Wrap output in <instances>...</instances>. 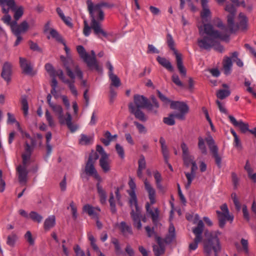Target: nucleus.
<instances>
[{
    "label": "nucleus",
    "instance_id": "1",
    "mask_svg": "<svg viewBox=\"0 0 256 256\" xmlns=\"http://www.w3.org/2000/svg\"><path fill=\"white\" fill-rule=\"evenodd\" d=\"M224 10L230 13L228 16V26H226L218 18H214L212 24L198 25V28L201 38L198 40V46L203 50H210L212 48L222 52L223 47L219 44L220 40H226L228 39V31L234 30V18L236 9L233 4H226Z\"/></svg>",
    "mask_w": 256,
    "mask_h": 256
},
{
    "label": "nucleus",
    "instance_id": "2",
    "mask_svg": "<svg viewBox=\"0 0 256 256\" xmlns=\"http://www.w3.org/2000/svg\"><path fill=\"white\" fill-rule=\"evenodd\" d=\"M60 43L64 46V49L66 54V57L62 56L60 60L63 62V64L66 68L67 75L71 78L74 79L75 76L72 71L74 70L76 73L77 76L80 78H82V72L80 70L78 65L76 64L70 56V50L66 46L65 41L64 40Z\"/></svg>",
    "mask_w": 256,
    "mask_h": 256
},
{
    "label": "nucleus",
    "instance_id": "3",
    "mask_svg": "<svg viewBox=\"0 0 256 256\" xmlns=\"http://www.w3.org/2000/svg\"><path fill=\"white\" fill-rule=\"evenodd\" d=\"M221 232L218 231L212 232L210 236L204 241V251L206 255L210 256L214 252L215 256H217V254L220 252L221 249L219 239V236Z\"/></svg>",
    "mask_w": 256,
    "mask_h": 256
},
{
    "label": "nucleus",
    "instance_id": "4",
    "mask_svg": "<svg viewBox=\"0 0 256 256\" xmlns=\"http://www.w3.org/2000/svg\"><path fill=\"white\" fill-rule=\"evenodd\" d=\"M50 107L56 114L58 116L60 124H66L68 127L72 132L75 131L77 129V126H74L72 124V118L70 114L67 112L66 115L64 116L62 108L60 105L54 104H51Z\"/></svg>",
    "mask_w": 256,
    "mask_h": 256
},
{
    "label": "nucleus",
    "instance_id": "5",
    "mask_svg": "<svg viewBox=\"0 0 256 256\" xmlns=\"http://www.w3.org/2000/svg\"><path fill=\"white\" fill-rule=\"evenodd\" d=\"M166 43L170 48L173 51L176 56V62L178 68L181 74L184 76H186V70L183 65L182 54L177 51L175 48V42L172 36L170 34L166 35Z\"/></svg>",
    "mask_w": 256,
    "mask_h": 256
},
{
    "label": "nucleus",
    "instance_id": "6",
    "mask_svg": "<svg viewBox=\"0 0 256 256\" xmlns=\"http://www.w3.org/2000/svg\"><path fill=\"white\" fill-rule=\"evenodd\" d=\"M98 158V156L96 152H92L90 155L88 160L86 163L84 172L89 176H92L98 182H102V179L98 173L94 168V164Z\"/></svg>",
    "mask_w": 256,
    "mask_h": 256
},
{
    "label": "nucleus",
    "instance_id": "7",
    "mask_svg": "<svg viewBox=\"0 0 256 256\" xmlns=\"http://www.w3.org/2000/svg\"><path fill=\"white\" fill-rule=\"evenodd\" d=\"M84 24L83 32L85 36H88L90 34L91 29H92L94 34L98 37H100V35H102L105 38L107 37L108 34L103 30L100 20H92L90 26H88L86 21H84Z\"/></svg>",
    "mask_w": 256,
    "mask_h": 256
},
{
    "label": "nucleus",
    "instance_id": "8",
    "mask_svg": "<svg viewBox=\"0 0 256 256\" xmlns=\"http://www.w3.org/2000/svg\"><path fill=\"white\" fill-rule=\"evenodd\" d=\"M96 151L100 156V166L103 172L105 173L110 170L111 160L109 155L106 152L103 148L100 145L96 146Z\"/></svg>",
    "mask_w": 256,
    "mask_h": 256
},
{
    "label": "nucleus",
    "instance_id": "9",
    "mask_svg": "<svg viewBox=\"0 0 256 256\" xmlns=\"http://www.w3.org/2000/svg\"><path fill=\"white\" fill-rule=\"evenodd\" d=\"M88 10L90 13L91 20L102 21L104 20V14L100 6L94 4L91 0L86 1Z\"/></svg>",
    "mask_w": 256,
    "mask_h": 256
},
{
    "label": "nucleus",
    "instance_id": "10",
    "mask_svg": "<svg viewBox=\"0 0 256 256\" xmlns=\"http://www.w3.org/2000/svg\"><path fill=\"white\" fill-rule=\"evenodd\" d=\"M170 108L174 110H177L180 112V113L175 114L176 118L180 120L185 119V115L188 112V106L183 102L172 101L170 104Z\"/></svg>",
    "mask_w": 256,
    "mask_h": 256
},
{
    "label": "nucleus",
    "instance_id": "11",
    "mask_svg": "<svg viewBox=\"0 0 256 256\" xmlns=\"http://www.w3.org/2000/svg\"><path fill=\"white\" fill-rule=\"evenodd\" d=\"M221 211L217 210L219 225L221 228H223L226 221H230L232 222L234 220V216L230 214L229 210L227 205L226 204H222L220 206Z\"/></svg>",
    "mask_w": 256,
    "mask_h": 256
},
{
    "label": "nucleus",
    "instance_id": "12",
    "mask_svg": "<svg viewBox=\"0 0 256 256\" xmlns=\"http://www.w3.org/2000/svg\"><path fill=\"white\" fill-rule=\"evenodd\" d=\"M128 186L130 188V190H127L130 196L128 202L131 208H132L133 206H136L138 204V200L136 194V184L132 178H130Z\"/></svg>",
    "mask_w": 256,
    "mask_h": 256
},
{
    "label": "nucleus",
    "instance_id": "13",
    "mask_svg": "<svg viewBox=\"0 0 256 256\" xmlns=\"http://www.w3.org/2000/svg\"><path fill=\"white\" fill-rule=\"evenodd\" d=\"M206 140L210 148L211 152L215 158L216 164L220 167L221 166V158L218 154V148L215 144L214 140L210 135L208 136Z\"/></svg>",
    "mask_w": 256,
    "mask_h": 256
},
{
    "label": "nucleus",
    "instance_id": "14",
    "mask_svg": "<svg viewBox=\"0 0 256 256\" xmlns=\"http://www.w3.org/2000/svg\"><path fill=\"white\" fill-rule=\"evenodd\" d=\"M134 106L138 108H146L150 110H152V105L149 104L148 100L143 96L136 94L134 97Z\"/></svg>",
    "mask_w": 256,
    "mask_h": 256
},
{
    "label": "nucleus",
    "instance_id": "15",
    "mask_svg": "<svg viewBox=\"0 0 256 256\" xmlns=\"http://www.w3.org/2000/svg\"><path fill=\"white\" fill-rule=\"evenodd\" d=\"M10 28L12 32L15 36H18L26 32L28 30V24L26 21L24 20L20 24H18L17 22L14 20Z\"/></svg>",
    "mask_w": 256,
    "mask_h": 256
},
{
    "label": "nucleus",
    "instance_id": "16",
    "mask_svg": "<svg viewBox=\"0 0 256 256\" xmlns=\"http://www.w3.org/2000/svg\"><path fill=\"white\" fill-rule=\"evenodd\" d=\"M200 218L198 214H194V223L196 224L197 222L198 226L193 228L192 232L196 236V241H202V234L204 230V223L202 220H199Z\"/></svg>",
    "mask_w": 256,
    "mask_h": 256
},
{
    "label": "nucleus",
    "instance_id": "17",
    "mask_svg": "<svg viewBox=\"0 0 256 256\" xmlns=\"http://www.w3.org/2000/svg\"><path fill=\"white\" fill-rule=\"evenodd\" d=\"M130 215L134 221V226L138 229L140 230L142 224L140 221V210L138 204L136 206H133L132 208Z\"/></svg>",
    "mask_w": 256,
    "mask_h": 256
},
{
    "label": "nucleus",
    "instance_id": "18",
    "mask_svg": "<svg viewBox=\"0 0 256 256\" xmlns=\"http://www.w3.org/2000/svg\"><path fill=\"white\" fill-rule=\"evenodd\" d=\"M144 188L148 193V198L151 204L156 202V190L147 178L144 179Z\"/></svg>",
    "mask_w": 256,
    "mask_h": 256
},
{
    "label": "nucleus",
    "instance_id": "19",
    "mask_svg": "<svg viewBox=\"0 0 256 256\" xmlns=\"http://www.w3.org/2000/svg\"><path fill=\"white\" fill-rule=\"evenodd\" d=\"M128 108L130 112L133 114L137 119L142 122H146L148 120L147 116L140 110V108H136L132 102L129 104Z\"/></svg>",
    "mask_w": 256,
    "mask_h": 256
},
{
    "label": "nucleus",
    "instance_id": "20",
    "mask_svg": "<svg viewBox=\"0 0 256 256\" xmlns=\"http://www.w3.org/2000/svg\"><path fill=\"white\" fill-rule=\"evenodd\" d=\"M82 210L88 214L92 218L97 220L100 209L98 207H94L90 204H86L84 206Z\"/></svg>",
    "mask_w": 256,
    "mask_h": 256
},
{
    "label": "nucleus",
    "instance_id": "21",
    "mask_svg": "<svg viewBox=\"0 0 256 256\" xmlns=\"http://www.w3.org/2000/svg\"><path fill=\"white\" fill-rule=\"evenodd\" d=\"M228 117L232 124L236 127H238L242 132L246 133V132H250L249 125L248 123H245L242 120L237 121L235 118L232 115H229Z\"/></svg>",
    "mask_w": 256,
    "mask_h": 256
},
{
    "label": "nucleus",
    "instance_id": "22",
    "mask_svg": "<svg viewBox=\"0 0 256 256\" xmlns=\"http://www.w3.org/2000/svg\"><path fill=\"white\" fill-rule=\"evenodd\" d=\"M20 64L22 72L28 75H32L33 68L31 63L26 58L20 57Z\"/></svg>",
    "mask_w": 256,
    "mask_h": 256
},
{
    "label": "nucleus",
    "instance_id": "23",
    "mask_svg": "<svg viewBox=\"0 0 256 256\" xmlns=\"http://www.w3.org/2000/svg\"><path fill=\"white\" fill-rule=\"evenodd\" d=\"M17 172L19 182L22 184H26L27 182L28 174L26 166H19L17 168Z\"/></svg>",
    "mask_w": 256,
    "mask_h": 256
},
{
    "label": "nucleus",
    "instance_id": "24",
    "mask_svg": "<svg viewBox=\"0 0 256 256\" xmlns=\"http://www.w3.org/2000/svg\"><path fill=\"white\" fill-rule=\"evenodd\" d=\"M202 10L200 16L204 21H208L211 18V12L208 6V0H200Z\"/></svg>",
    "mask_w": 256,
    "mask_h": 256
},
{
    "label": "nucleus",
    "instance_id": "25",
    "mask_svg": "<svg viewBox=\"0 0 256 256\" xmlns=\"http://www.w3.org/2000/svg\"><path fill=\"white\" fill-rule=\"evenodd\" d=\"M12 64L8 62H6L2 67L1 76L8 82L10 80V76L12 72Z\"/></svg>",
    "mask_w": 256,
    "mask_h": 256
},
{
    "label": "nucleus",
    "instance_id": "26",
    "mask_svg": "<svg viewBox=\"0 0 256 256\" xmlns=\"http://www.w3.org/2000/svg\"><path fill=\"white\" fill-rule=\"evenodd\" d=\"M146 208L148 215L150 216L154 223L158 221L160 214V210L158 208H150V204L148 202L146 204Z\"/></svg>",
    "mask_w": 256,
    "mask_h": 256
},
{
    "label": "nucleus",
    "instance_id": "27",
    "mask_svg": "<svg viewBox=\"0 0 256 256\" xmlns=\"http://www.w3.org/2000/svg\"><path fill=\"white\" fill-rule=\"evenodd\" d=\"M0 5L2 8V12L4 14L8 12L9 10H14L16 6L14 0H0Z\"/></svg>",
    "mask_w": 256,
    "mask_h": 256
},
{
    "label": "nucleus",
    "instance_id": "28",
    "mask_svg": "<svg viewBox=\"0 0 256 256\" xmlns=\"http://www.w3.org/2000/svg\"><path fill=\"white\" fill-rule=\"evenodd\" d=\"M158 245L153 246V250L156 256H160L164 254L165 252V245L164 242L160 238H157Z\"/></svg>",
    "mask_w": 256,
    "mask_h": 256
},
{
    "label": "nucleus",
    "instance_id": "29",
    "mask_svg": "<svg viewBox=\"0 0 256 256\" xmlns=\"http://www.w3.org/2000/svg\"><path fill=\"white\" fill-rule=\"evenodd\" d=\"M101 182H98L96 184V188L98 193L100 197V200L102 204H106L107 196L105 190L103 188L100 184Z\"/></svg>",
    "mask_w": 256,
    "mask_h": 256
},
{
    "label": "nucleus",
    "instance_id": "30",
    "mask_svg": "<svg viewBox=\"0 0 256 256\" xmlns=\"http://www.w3.org/2000/svg\"><path fill=\"white\" fill-rule=\"evenodd\" d=\"M56 224V216L54 215H50L48 216L44 222V229L46 230H49L55 226Z\"/></svg>",
    "mask_w": 256,
    "mask_h": 256
},
{
    "label": "nucleus",
    "instance_id": "31",
    "mask_svg": "<svg viewBox=\"0 0 256 256\" xmlns=\"http://www.w3.org/2000/svg\"><path fill=\"white\" fill-rule=\"evenodd\" d=\"M222 64L224 74L226 75L230 74L232 66L231 58L230 57L225 56L224 58Z\"/></svg>",
    "mask_w": 256,
    "mask_h": 256
},
{
    "label": "nucleus",
    "instance_id": "32",
    "mask_svg": "<svg viewBox=\"0 0 256 256\" xmlns=\"http://www.w3.org/2000/svg\"><path fill=\"white\" fill-rule=\"evenodd\" d=\"M156 60L160 65H162L164 68L167 69L168 70L172 72L174 71V68L172 64L168 60L166 59L165 58L158 56L156 58Z\"/></svg>",
    "mask_w": 256,
    "mask_h": 256
},
{
    "label": "nucleus",
    "instance_id": "33",
    "mask_svg": "<svg viewBox=\"0 0 256 256\" xmlns=\"http://www.w3.org/2000/svg\"><path fill=\"white\" fill-rule=\"evenodd\" d=\"M160 142L161 144L162 152L166 162H168L169 158V152L166 144V142L164 138L160 137Z\"/></svg>",
    "mask_w": 256,
    "mask_h": 256
},
{
    "label": "nucleus",
    "instance_id": "34",
    "mask_svg": "<svg viewBox=\"0 0 256 256\" xmlns=\"http://www.w3.org/2000/svg\"><path fill=\"white\" fill-rule=\"evenodd\" d=\"M117 225L118 226L122 232L124 236H127L128 234H132V231L131 227L128 225L124 222H122L120 224H118Z\"/></svg>",
    "mask_w": 256,
    "mask_h": 256
},
{
    "label": "nucleus",
    "instance_id": "35",
    "mask_svg": "<svg viewBox=\"0 0 256 256\" xmlns=\"http://www.w3.org/2000/svg\"><path fill=\"white\" fill-rule=\"evenodd\" d=\"M76 50L80 57L83 59V60L88 65L90 64V61L88 60V54L86 52L84 46H77Z\"/></svg>",
    "mask_w": 256,
    "mask_h": 256
},
{
    "label": "nucleus",
    "instance_id": "36",
    "mask_svg": "<svg viewBox=\"0 0 256 256\" xmlns=\"http://www.w3.org/2000/svg\"><path fill=\"white\" fill-rule=\"evenodd\" d=\"M240 244L242 247L240 246L238 244H236V246L238 251H243L246 254L248 253V240L244 238H242L240 240Z\"/></svg>",
    "mask_w": 256,
    "mask_h": 256
},
{
    "label": "nucleus",
    "instance_id": "37",
    "mask_svg": "<svg viewBox=\"0 0 256 256\" xmlns=\"http://www.w3.org/2000/svg\"><path fill=\"white\" fill-rule=\"evenodd\" d=\"M91 54L92 56L88 54V60L90 61L91 64L88 66L90 68H94L97 70H99L100 68L96 60V54L93 50L91 51Z\"/></svg>",
    "mask_w": 256,
    "mask_h": 256
},
{
    "label": "nucleus",
    "instance_id": "38",
    "mask_svg": "<svg viewBox=\"0 0 256 256\" xmlns=\"http://www.w3.org/2000/svg\"><path fill=\"white\" fill-rule=\"evenodd\" d=\"M18 240V236L14 233H12L7 236L6 243L10 246L14 248Z\"/></svg>",
    "mask_w": 256,
    "mask_h": 256
},
{
    "label": "nucleus",
    "instance_id": "39",
    "mask_svg": "<svg viewBox=\"0 0 256 256\" xmlns=\"http://www.w3.org/2000/svg\"><path fill=\"white\" fill-rule=\"evenodd\" d=\"M238 19H239L238 27L243 30H246L247 28V22H248L246 17V16L244 14L240 13L239 14Z\"/></svg>",
    "mask_w": 256,
    "mask_h": 256
},
{
    "label": "nucleus",
    "instance_id": "40",
    "mask_svg": "<svg viewBox=\"0 0 256 256\" xmlns=\"http://www.w3.org/2000/svg\"><path fill=\"white\" fill-rule=\"evenodd\" d=\"M104 136V138H102L101 141L106 146H108L112 141V135L109 131H106Z\"/></svg>",
    "mask_w": 256,
    "mask_h": 256
},
{
    "label": "nucleus",
    "instance_id": "41",
    "mask_svg": "<svg viewBox=\"0 0 256 256\" xmlns=\"http://www.w3.org/2000/svg\"><path fill=\"white\" fill-rule=\"evenodd\" d=\"M21 104L22 105V110L24 111V115L26 116L28 114V105L27 98L26 96H22Z\"/></svg>",
    "mask_w": 256,
    "mask_h": 256
},
{
    "label": "nucleus",
    "instance_id": "42",
    "mask_svg": "<svg viewBox=\"0 0 256 256\" xmlns=\"http://www.w3.org/2000/svg\"><path fill=\"white\" fill-rule=\"evenodd\" d=\"M175 236V228L172 224H170L168 229V234L166 238V242H170Z\"/></svg>",
    "mask_w": 256,
    "mask_h": 256
},
{
    "label": "nucleus",
    "instance_id": "43",
    "mask_svg": "<svg viewBox=\"0 0 256 256\" xmlns=\"http://www.w3.org/2000/svg\"><path fill=\"white\" fill-rule=\"evenodd\" d=\"M184 174L188 180L187 183L185 184V188L186 189H188L196 176V174L192 172H185Z\"/></svg>",
    "mask_w": 256,
    "mask_h": 256
},
{
    "label": "nucleus",
    "instance_id": "44",
    "mask_svg": "<svg viewBox=\"0 0 256 256\" xmlns=\"http://www.w3.org/2000/svg\"><path fill=\"white\" fill-rule=\"evenodd\" d=\"M111 242L112 244H114V246L116 254L118 255H120L122 253V252L118 240L115 238H112L111 239Z\"/></svg>",
    "mask_w": 256,
    "mask_h": 256
},
{
    "label": "nucleus",
    "instance_id": "45",
    "mask_svg": "<svg viewBox=\"0 0 256 256\" xmlns=\"http://www.w3.org/2000/svg\"><path fill=\"white\" fill-rule=\"evenodd\" d=\"M198 147L200 151L202 154H207V150L204 144V140L200 136L198 138Z\"/></svg>",
    "mask_w": 256,
    "mask_h": 256
},
{
    "label": "nucleus",
    "instance_id": "46",
    "mask_svg": "<svg viewBox=\"0 0 256 256\" xmlns=\"http://www.w3.org/2000/svg\"><path fill=\"white\" fill-rule=\"evenodd\" d=\"M109 77L111 80L110 87H112V86L118 87L120 86V80L116 74H112Z\"/></svg>",
    "mask_w": 256,
    "mask_h": 256
},
{
    "label": "nucleus",
    "instance_id": "47",
    "mask_svg": "<svg viewBox=\"0 0 256 256\" xmlns=\"http://www.w3.org/2000/svg\"><path fill=\"white\" fill-rule=\"evenodd\" d=\"M29 218L38 223H40L42 220V216L36 212H31L29 214Z\"/></svg>",
    "mask_w": 256,
    "mask_h": 256
},
{
    "label": "nucleus",
    "instance_id": "48",
    "mask_svg": "<svg viewBox=\"0 0 256 256\" xmlns=\"http://www.w3.org/2000/svg\"><path fill=\"white\" fill-rule=\"evenodd\" d=\"M230 94L228 89L220 90L216 92V96L218 98L222 100L228 96Z\"/></svg>",
    "mask_w": 256,
    "mask_h": 256
},
{
    "label": "nucleus",
    "instance_id": "49",
    "mask_svg": "<svg viewBox=\"0 0 256 256\" xmlns=\"http://www.w3.org/2000/svg\"><path fill=\"white\" fill-rule=\"evenodd\" d=\"M92 138L86 134H82L79 140V143L82 145H86L90 143Z\"/></svg>",
    "mask_w": 256,
    "mask_h": 256
},
{
    "label": "nucleus",
    "instance_id": "50",
    "mask_svg": "<svg viewBox=\"0 0 256 256\" xmlns=\"http://www.w3.org/2000/svg\"><path fill=\"white\" fill-rule=\"evenodd\" d=\"M182 159L184 165L186 166H188L191 164L195 161L194 160V156L190 154L182 156Z\"/></svg>",
    "mask_w": 256,
    "mask_h": 256
},
{
    "label": "nucleus",
    "instance_id": "51",
    "mask_svg": "<svg viewBox=\"0 0 256 256\" xmlns=\"http://www.w3.org/2000/svg\"><path fill=\"white\" fill-rule=\"evenodd\" d=\"M14 12V18L15 20L17 22L18 20L24 14V8L22 6H20L18 8H16V6H14V10H12Z\"/></svg>",
    "mask_w": 256,
    "mask_h": 256
},
{
    "label": "nucleus",
    "instance_id": "52",
    "mask_svg": "<svg viewBox=\"0 0 256 256\" xmlns=\"http://www.w3.org/2000/svg\"><path fill=\"white\" fill-rule=\"evenodd\" d=\"M45 116L46 120L48 124V125L50 127H54L55 126V123L53 118V116L50 114L48 110H46L45 112Z\"/></svg>",
    "mask_w": 256,
    "mask_h": 256
},
{
    "label": "nucleus",
    "instance_id": "53",
    "mask_svg": "<svg viewBox=\"0 0 256 256\" xmlns=\"http://www.w3.org/2000/svg\"><path fill=\"white\" fill-rule=\"evenodd\" d=\"M174 118H176L175 114H170L168 117L164 118V122L169 126H173L175 124Z\"/></svg>",
    "mask_w": 256,
    "mask_h": 256
},
{
    "label": "nucleus",
    "instance_id": "54",
    "mask_svg": "<svg viewBox=\"0 0 256 256\" xmlns=\"http://www.w3.org/2000/svg\"><path fill=\"white\" fill-rule=\"evenodd\" d=\"M49 34H50L52 38H54L59 42H61L62 40H64L62 38L59 34L58 32L54 28L50 30Z\"/></svg>",
    "mask_w": 256,
    "mask_h": 256
},
{
    "label": "nucleus",
    "instance_id": "55",
    "mask_svg": "<svg viewBox=\"0 0 256 256\" xmlns=\"http://www.w3.org/2000/svg\"><path fill=\"white\" fill-rule=\"evenodd\" d=\"M70 208L72 218L74 220H76L78 218L77 208L75 204L73 201H72L70 204V206L68 207V209Z\"/></svg>",
    "mask_w": 256,
    "mask_h": 256
},
{
    "label": "nucleus",
    "instance_id": "56",
    "mask_svg": "<svg viewBox=\"0 0 256 256\" xmlns=\"http://www.w3.org/2000/svg\"><path fill=\"white\" fill-rule=\"evenodd\" d=\"M45 69L50 74L51 77L56 76L55 70H54V68L51 64L49 63L46 64H45Z\"/></svg>",
    "mask_w": 256,
    "mask_h": 256
},
{
    "label": "nucleus",
    "instance_id": "57",
    "mask_svg": "<svg viewBox=\"0 0 256 256\" xmlns=\"http://www.w3.org/2000/svg\"><path fill=\"white\" fill-rule=\"evenodd\" d=\"M109 202L110 204L111 211L112 212L115 213L116 212V209L114 200V196L112 193L110 194V198L109 199Z\"/></svg>",
    "mask_w": 256,
    "mask_h": 256
},
{
    "label": "nucleus",
    "instance_id": "58",
    "mask_svg": "<svg viewBox=\"0 0 256 256\" xmlns=\"http://www.w3.org/2000/svg\"><path fill=\"white\" fill-rule=\"evenodd\" d=\"M30 48L33 51H36L39 52H42V49L39 47L36 43H35L32 41L29 42Z\"/></svg>",
    "mask_w": 256,
    "mask_h": 256
},
{
    "label": "nucleus",
    "instance_id": "59",
    "mask_svg": "<svg viewBox=\"0 0 256 256\" xmlns=\"http://www.w3.org/2000/svg\"><path fill=\"white\" fill-rule=\"evenodd\" d=\"M56 76H58L59 78L64 83L69 82V80L65 78L64 72L62 70H58L55 71Z\"/></svg>",
    "mask_w": 256,
    "mask_h": 256
},
{
    "label": "nucleus",
    "instance_id": "60",
    "mask_svg": "<svg viewBox=\"0 0 256 256\" xmlns=\"http://www.w3.org/2000/svg\"><path fill=\"white\" fill-rule=\"evenodd\" d=\"M11 16L8 14V13L6 14L2 18V20L3 22L7 25L10 26V28L12 24L13 23V21L11 22Z\"/></svg>",
    "mask_w": 256,
    "mask_h": 256
},
{
    "label": "nucleus",
    "instance_id": "61",
    "mask_svg": "<svg viewBox=\"0 0 256 256\" xmlns=\"http://www.w3.org/2000/svg\"><path fill=\"white\" fill-rule=\"evenodd\" d=\"M74 83V81L71 82L69 80V82H66V84H68V88L72 94L76 96L78 94V93Z\"/></svg>",
    "mask_w": 256,
    "mask_h": 256
},
{
    "label": "nucleus",
    "instance_id": "62",
    "mask_svg": "<svg viewBox=\"0 0 256 256\" xmlns=\"http://www.w3.org/2000/svg\"><path fill=\"white\" fill-rule=\"evenodd\" d=\"M116 150L121 158H124V152L123 148L120 144H116Z\"/></svg>",
    "mask_w": 256,
    "mask_h": 256
},
{
    "label": "nucleus",
    "instance_id": "63",
    "mask_svg": "<svg viewBox=\"0 0 256 256\" xmlns=\"http://www.w3.org/2000/svg\"><path fill=\"white\" fill-rule=\"evenodd\" d=\"M24 238L26 241L29 243L30 245H34V240L32 237L31 232L30 231H28L24 235Z\"/></svg>",
    "mask_w": 256,
    "mask_h": 256
},
{
    "label": "nucleus",
    "instance_id": "64",
    "mask_svg": "<svg viewBox=\"0 0 256 256\" xmlns=\"http://www.w3.org/2000/svg\"><path fill=\"white\" fill-rule=\"evenodd\" d=\"M76 256H86L84 250H82L78 245H76L74 248Z\"/></svg>",
    "mask_w": 256,
    "mask_h": 256
}]
</instances>
